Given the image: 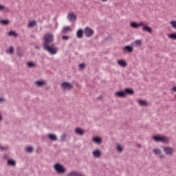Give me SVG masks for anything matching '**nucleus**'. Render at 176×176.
I'll list each match as a JSON object with an SVG mask.
<instances>
[{
  "label": "nucleus",
  "mask_w": 176,
  "mask_h": 176,
  "mask_svg": "<svg viewBox=\"0 0 176 176\" xmlns=\"http://www.w3.org/2000/svg\"><path fill=\"white\" fill-rule=\"evenodd\" d=\"M142 27H143V31H146L147 32H148V34H152V29L151 28V27L145 25V22H144V25H142Z\"/></svg>",
  "instance_id": "6e6552de"
},
{
  "label": "nucleus",
  "mask_w": 176,
  "mask_h": 176,
  "mask_svg": "<svg viewBox=\"0 0 176 176\" xmlns=\"http://www.w3.org/2000/svg\"><path fill=\"white\" fill-rule=\"evenodd\" d=\"M164 151L165 153H166V155H172L173 152H174V149L170 147H165L164 148Z\"/></svg>",
  "instance_id": "1a4fd4ad"
},
{
  "label": "nucleus",
  "mask_w": 176,
  "mask_h": 176,
  "mask_svg": "<svg viewBox=\"0 0 176 176\" xmlns=\"http://www.w3.org/2000/svg\"><path fill=\"white\" fill-rule=\"evenodd\" d=\"M9 36H14L15 38L17 36V33L15 31H10L8 33Z\"/></svg>",
  "instance_id": "5701e85b"
},
{
  "label": "nucleus",
  "mask_w": 176,
  "mask_h": 176,
  "mask_svg": "<svg viewBox=\"0 0 176 176\" xmlns=\"http://www.w3.org/2000/svg\"><path fill=\"white\" fill-rule=\"evenodd\" d=\"M168 38H170V39H173L174 41H176V33L168 34Z\"/></svg>",
  "instance_id": "b1692460"
},
{
  "label": "nucleus",
  "mask_w": 176,
  "mask_h": 176,
  "mask_svg": "<svg viewBox=\"0 0 176 176\" xmlns=\"http://www.w3.org/2000/svg\"><path fill=\"white\" fill-rule=\"evenodd\" d=\"M172 90H173V91H176V87H173V88H172Z\"/></svg>",
  "instance_id": "58836bf2"
},
{
  "label": "nucleus",
  "mask_w": 176,
  "mask_h": 176,
  "mask_svg": "<svg viewBox=\"0 0 176 176\" xmlns=\"http://www.w3.org/2000/svg\"><path fill=\"white\" fill-rule=\"evenodd\" d=\"M117 151H118V152H123V147H122V146L118 144L117 145Z\"/></svg>",
  "instance_id": "7c9ffc66"
},
{
  "label": "nucleus",
  "mask_w": 176,
  "mask_h": 176,
  "mask_svg": "<svg viewBox=\"0 0 176 176\" xmlns=\"http://www.w3.org/2000/svg\"><path fill=\"white\" fill-rule=\"evenodd\" d=\"M84 34L85 36L90 38V36H93V35H94V30L89 27H86L84 30Z\"/></svg>",
  "instance_id": "7ed1b4c3"
},
{
  "label": "nucleus",
  "mask_w": 176,
  "mask_h": 176,
  "mask_svg": "<svg viewBox=\"0 0 176 176\" xmlns=\"http://www.w3.org/2000/svg\"><path fill=\"white\" fill-rule=\"evenodd\" d=\"M36 49H39V47H36Z\"/></svg>",
  "instance_id": "c03bdc74"
},
{
  "label": "nucleus",
  "mask_w": 176,
  "mask_h": 176,
  "mask_svg": "<svg viewBox=\"0 0 176 176\" xmlns=\"http://www.w3.org/2000/svg\"><path fill=\"white\" fill-rule=\"evenodd\" d=\"M48 138H50L51 141H57V136H56L54 134H50L48 135Z\"/></svg>",
  "instance_id": "aec40b11"
},
{
  "label": "nucleus",
  "mask_w": 176,
  "mask_h": 176,
  "mask_svg": "<svg viewBox=\"0 0 176 176\" xmlns=\"http://www.w3.org/2000/svg\"><path fill=\"white\" fill-rule=\"evenodd\" d=\"M126 94H134V91L132 89H126L125 91H124Z\"/></svg>",
  "instance_id": "412c9836"
},
{
  "label": "nucleus",
  "mask_w": 176,
  "mask_h": 176,
  "mask_svg": "<svg viewBox=\"0 0 176 176\" xmlns=\"http://www.w3.org/2000/svg\"><path fill=\"white\" fill-rule=\"evenodd\" d=\"M153 140L158 142V141H160L161 142H168V138H167L165 136H154Z\"/></svg>",
  "instance_id": "20e7f679"
},
{
  "label": "nucleus",
  "mask_w": 176,
  "mask_h": 176,
  "mask_svg": "<svg viewBox=\"0 0 176 176\" xmlns=\"http://www.w3.org/2000/svg\"><path fill=\"white\" fill-rule=\"evenodd\" d=\"M116 97H120V98H123L126 97V92L124 91H118L115 94Z\"/></svg>",
  "instance_id": "9b49d317"
},
{
  "label": "nucleus",
  "mask_w": 176,
  "mask_h": 176,
  "mask_svg": "<svg viewBox=\"0 0 176 176\" xmlns=\"http://www.w3.org/2000/svg\"><path fill=\"white\" fill-rule=\"evenodd\" d=\"M3 101H4L3 98H0V102H3Z\"/></svg>",
  "instance_id": "4c0bfd02"
},
{
  "label": "nucleus",
  "mask_w": 176,
  "mask_h": 176,
  "mask_svg": "<svg viewBox=\"0 0 176 176\" xmlns=\"http://www.w3.org/2000/svg\"><path fill=\"white\" fill-rule=\"evenodd\" d=\"M72 31V28H71V27L69 26H65L63 28L62 30V33L63 34H67V32H69Z\"/></svg>",
  "instance_id": "f8f14e48"
},
{
  "label": "nucleus",
  "mask_w": 176,
  "mask_h": 176,
  "mask_svg": "<svg viewBox=\"0 0 176 176\" xmlns=\"http://www.w3.org/2000/svg\"><path fill=\"white\" fill-rule=\"evenodd\" d=\"M17 54H18V56H21V54L19 53V52H17Z\"/></svg>",
  "instance_id": "a19ab883"
},
{
  "label": "nucleus",
  "mask_w": 176,
  "mask_h": 176,
  "mask_svg": "<svg viewBox=\"0 0 176 176\" xmlns=\"http://www.w3.org/2000/svg\"><path fill=\"white\" fill-rule=\"evenodd\" d=\"M76 134H78V135H83L85 134V131L80 128H76L75 129Z\"/></svg>",
  "instance_id": "4468645a"
},
{
  "label": "nucleus",
  "mask_w": 176,
  "mask_h": 176,
  "mask_svg": "<svg viewBox=\"0 0 176 176\" xmlns=\"http://www.w3.org/2000/svg\"><path fill=\"white\" fill-rule=\"evenodd\" d=\"M28 67H29V68H34V67H35L36 65L32 62H28L27 63Z\"/></svg>",
  "instance_id": "393cba45"
},
{
  "label": "nucleus",
  "mask_w": 176,
  "mask_h": 176,
  "mask_svg": "<svg viewBox=\"0 0 176 176\" xmlns=\"http://www.w3.org/2000/svg\"><path fill=\"white\" fill-rule=\"evenodd\" d=\"M25 150H26L27 152H28L29 153H32V152L34 151V149L32 148V146L26 147Z\"/></svg>",
  "instance_id": "c756f323"
},
{
  "label": "nucleus",
  "mask_w": 176,
  "mask_h": 176,
  "mask_svg": "<svg viewBox=\"0 0 176 176\" xmlns=\"http://www.w3.org/2000/svg\"><path fill=\"white\" fill-rule=\"evenodd\" d=\"M0 149H1L2 151H3V149H6V148H3L2 146H0Z\"/></svg>",
  "instance_id": "ea45409f"
},
{
  "label": "nucleus",
  "mask_w": 176,
  "mask_h": 176,
  "mask_svg": "<svg viewBox=\"0 0 176 176\" xmlns=\"http://www.w3.org/2000/svg\"><path fill=\"white\" fill-rule=\"evenodd\" d=\"M2 119V116H1V115H0V120Z\"/></svg>",
  "instance_id": "37998d69"
},
{
  "label": "nucleus",
  "mask_w": 176,
  "mask_h": 176,
  "mask_svg": "<svg viewBox=\"0 0 176 176\" xmlns=\"http://www.w3.org/2000/svg\"><path fill=\"white\" fill-rule=\"evenodd\" d=\"M8 164H9L10 166H16V161L13 160H9L8 161Z\"/></svg>",
  "instance_id": "4be33fe9"
},
{
  "label": "nucleus",
  "mask_w": 176,
  "mask_h": 176,
  "mask_svg": "<svg viewBox=\"0 0 176 176\" xmlns=\"http://www.w3.org/2000/svg\"><path fill=\"white\" fill-rule=\"evenodd\" d=\"M118 64L120 65V67H126L127 65V63L123 60H118Z\"/></svg>",
  "instance_id": "6ab92c4d"
},
{
  "label": "nucleus",
  "mask_w": 176,
  "mask_h": 176,
  "mask_svg": "<svg viewBox=\"0 0 176 176\" xmlns=\"http://www.w3.org/2000/svg\"><path fill=\"white\" fill-rule=\"evenodd\" d=\"M2 9H5V7L3 6H0V10H2Z\"/></svg>",
  "instance_id": "e433bc0d"
},
{
  "label": "nucleus",
  "mask_w": 176,
  "mask_h": 176,
  "mask_svg": "<svg viewBox=\"0 0 176 176\" xmlns=\"http://www.w3.org/2000/svg\"><path fill=\"white\" fill-rule=\"evenodd\" d=\"M93 141L96 142V144H100L101 143V139L100 138H94Z\"/></svg>",
  "instance_id": "a878e982"
},
{
  "label": "nucleus",
  "mask_w": 176,
  "mask_h": 176,
  "mask_svg": "<svg viewBox=\"0 0 176 176\" xmlns=\"http://www.w3.org/2000/svg\"><path fill=\"white\" fill-rule=\"evenodd\" d=\"M14 52V48L13 47H10V50H9V51H8V53H9L10 54H13Z\"/></svg>",
  "instance_id": "473e14b6"
},
{
  "label": "nucleus",
  "mask_w": 176,
  "mask_h": 176,
  "mask_svg": "<svg viewBox=\"0 0 176 176\" xmlns=\"http://www.w3.org/2000/svg\"><path fill=\"white\" fill-rule=\"evenodd\" d=\"M35 85H36V86H38V87H42L43 86H46V81L42 80L40 81H36L35 82Z\"/></svg>",
  "instance_id": "9d476101"
},
{
  "label": "nucleus",
  "mask_w": 176,
  "mask_h": 176,
  "mask_svg": "<svg viewBox=\"0 0 176 176\" xmlns=\"http://www.w3.org/2000/svg\"><path fill=\"white\" fill-rule=\"evenodd\" d=\"M134 44L135 45V46H141V40H136L134 42Z\"/></svg>",
  "instance_id": "2f4dec72"
},
{
  "label": "nucleus",
  "mask_w": 176,
  "mask_h": 176,
  "mask_svg": "<svg viewBox=\"0 0 176 176\" xmlns=\"http://www.w3.org/2000/svg\"><path fill=\"white\" fill-rule=\"evenodd\" d=\"M123 52H128V53H133V47L127 45L123 47Z\"/></svg>",
  "instance_id": "ddd939ff"
},
{
  "label": "nucleus",
  "mask_w": 176,
  "mask_h": 176,
  "mask_svg": "<svg viewBox=\"0 0 176 176\" xmlns=\"http://www.w3.org/2000/svg\"><path fill=\"white\" fill-rule=\"evenodd\" d=\"M153 153H155V155H159L160 157H163V155H162V151H160V149L159 148H156L153 150Z\"/></svg>",
  "instance_id": "dca6fc26"
},
{
  "label": "nucleus",
  "mask_w": 176,
  "mask_h": 176,
  "mask_svg": "<svg viewBox=\"0 0 176 176\" xmlns=\"http://www.w3.org/2000/svg\"><path fill=\"white\" fill-rule=\"evenodd\" d=\"M28 28H32V27H36V22L35 21H31L28 24Z\"/></svg>",
  "instance_id": "f3484780"
},
{
  "label": "nucleus",
  "mask_w": 176,
  "mask_h": 176,
  "mask_svg": "<svg viewBox=\"0 0 176 176\" xmlns=\"http://www.w3.org/2000/svg\"><path fill=\"white\" fill-rule=\"evenodd\" d=\"M44 49L47 50L48 53L50 54H57V47H54V44H52L51 46L50 45L53 41H54V38L53 37V34H46L44 36Z\"/></svg>",
  "instance_id": "f257e3e1"
},
{
  "label": "nucleus",
  "mask_w": 176,
  "mask_h": 176,
  "mask_svg": "<svg viewBox=\"0 0 176 176\" xmlns=\"http://www.w3.org/2000/svg\"><path fill=\"white\" fill-rule=\"evenodd\" d=\"M0 23H1V24H3L4 25H9V23H10V21H9V20H1Z\"/></svg>",
  "instance_id": "cd10ccee"
},
{
  "label": "nucleus",
  "mask_w": 176,
  "mask_h": 176,
  "mask_svg": "<svg viewBox=\"0 0 176 176\" xmlns=\"http://www.w3.org/2000/svg\"><path fill=\"white\" fill-rule=\"evenodd\" d=\"M102 1V2H107V1H108V0H101Z\"/></svg>",
  "instance_id": "79ce46f5"
},
{
  "label": "nucleus",
  "mask_w": 176,
  "mask_h": 176,
  "mask_svg": "<svg viewBox=\"0 0 176 176\" xmlns=\"http://www.w3.org/2000/svg\"><path fill=\"white\" fill-rule=\"evenodd\" d=\"M130 25L132 28H140V27H142V25H144V21H140L139 23L132 22L130 23Z\"/></svg>",
  "instance_id": "0eeeda50"
},
{
  "label": "nucleus",
  "mask_w": 176,
  "mask_h": 176,
  "mask_svg": "<svg viewBox=\"0 0 176 176\" xmlns=\"http://www.w3.org/2000/svg\"><path fill=\"white\" fill-rule=\"evenodd\" d=\"M170 24L172 25L173 28H175V30H176V21H171L170 22Z\"/></svg>",
  "instance_id": "c85d7f7f"
},
{
  "label": "nucleus",
  "mask_w": 176,
  "mask_h": 176,
  "mask_svg": "<svg viewBox=\"0 0 176 176\" xmlns=\"http://www.w3.org/2000/svg\"><path fill=\"white\" fill-rule=\"evenodd\" d=\"M76 14L74 12H70L67 15V19L71 21L72 23H75L76 21Z\"/></svg>",
  "instance_id": "423d86ee"
},
{
  "label": "nucleus",
  "mask_w": 176,
  "mask_h": 176,
  "mask_svg": "<svg viewBox=\"0 0 176 176\" xmlns=\"http://www.w3.org/2000/svg\"><path fill=\"white\" fill-rule=\"evenodd\" d=\"M79 67L80 68H85V64L84 63H81L79 65Z\"/></svg>",
  "instance_id": "c9c22d12"
},
{
  "label": "nucleus",
  "mask_w": 176,
  "mask_h": 176,
  "mask_svg": "<svg viewBox=\"0 0 176 176\" xmlns=\"http://www.w3.org/2000/svg\"><path fill=\"white\" fill-rule=\"evenodd\" d=\"M138 103L140 105H142V107H145V105H147L146 101L145 100H139Z\"/></svg>",
  "instance_id": "bb28decb"
},
{
  "label": "nucleus",
  "mask_w": 176,
  "mask_h": 176,
  "mask_svg": "<svg viewBox=\"0 0 176 176\" xmlns=\"http://www.w3.org/2000/svg\"><path fill=\"white\" fill-rule=\"evenodd\" d=\"M93 156L94 157H101V152L100 151V150H96L94 151H93Z\"/></svg>",
  "instance_id": "2eb2a0df"
},
{
  "label": "nucleus",
  "mask_w": 176,
  "mask_h": 176,
  "mask_svg": "<svg viewBox=\"0 0 176 176\" xmlns=\"http://www.w3.org/2000/svg\"><path fill=\"white\" fill-rule=\"evenodd\" d=\"M54 170H56L59 174H64L65 173V168L60 164H56L54 166Z\"/></svg>",
  "instance_id": "f03ea898"
},
{
  "label": "nucleus",
  "mask_w": 176,
  "mask_h": 176,
  "mask_svg": "<svg viewBox=\"0 0 176 176\" xmlns=\"http://www.w3.org/2000/svg\"><path fill=\"white\" fill-rule=\"evenodd\" d=\"M61 87L63 90H71V89L74 87V85H72L71 83L63 82L61 84Z\"/></svg>",
  "instance_id": "39448f33"
},
{
  "label": "nucleus",
  "mask_w": 176,
  "mask_h": 176,
  "mask_svg": "<svg viewBox=\"0 0 176 176\" xmlns=\"http://www.w3.org/2000/svg\"><path fill=\"white\" fill-rule=\"evenodd\" d=\"M67 138V135L63 134L61 135V140L62 141H65V139Z\"/></svg>",
  "instance_id": "72a5a7b5"
},
{
  "label": "nucleus",
  "mask_w": 176,
  "mask_h": 176,
  "mask_svg": "<svg viewBox=\"0 0 176 176\" xmlns=\"http://www.w3.org/2000/svg\"><path fill=\"white\" fill-rule=\"evenodd\" d=\"M77 38H83V30H82V29H80L78 30Z\"/></svg>",
  "instance_id": "a211bd4d"
},
{
  "label": "nucleus",
  "mask_w": 176,
  "mask_h": 176,
  "mask_svg": "<svg viewBox=\"0 0 176 176\" xmlns=\"http://www.w3.org/2000/svg\"><path fill=\"white\" fill-rule=\"evenodd\" d=\"M62 39H64L65 41H68V39H69V37L68 36H63Z\"/></svg>",
  "instance_id": "f704fd0d"
}]
</instances>
